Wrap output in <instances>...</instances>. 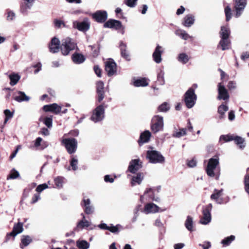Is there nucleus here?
Masks as SVG:
<instances>
[{
	"instance_id": "obj_21",
	"label": "nucleus",
	"mask_w": 249,
	"mask_h": 249,
	"mask_svg": "<svg viewBox=\"0 0 249 249\" xmlns=\"http://www.w3.org/2000/svg\"><path fill=\"white\" fill-rule=\"evenodd\" d=\"M96 87L98 94V101L101 102L104 98V83L101 81L98 82Z\"/></svg>"
},
{
	"instance_id": "obj_26",
	"label": "nucleus",
	"mask_w": 249,
	"mask_h": 249,
	"mask_svg": "<svg viewBox=\"0 0 249 249\" xmlns=\"http://www.w3.org/2000/svg\"><path fill=\"white\" fill-rule=\"evenodd\" d=\"M143 179V175L142 173H139L136 176L132 177L131 184L132 186H135L137 184H140Z\"/></svg>"
},
{
	"instance_id": "obj_16",
	"label": "nucleus",
	"mask_w": 249,
	"mask_h": 249,
	"mask_svg": "<svg viewBox=\"0 0 249 249\" xmlns=\"http://www.w3.org/2000/svg\"><path fill=\"white\" fill-rule=\"evenodd\" d=\"M164 210H160V208L153 203H147L145 205L143 212L146 213H156L160 211L162 212Z\"/></svg>"
},
{
	"instance_id": "obj_30",
	"label": "nucleus",
	"mask_w": 249,
	"mask_h": 249,
	"mask_svg": "<svg viewBox=\"0 0 249 249\" xmlns=\"http://www.w3.org/2000/svg\"><path fill=\"white\" fill-rule=\"evenodd\" d=\"M194 16L192 15H186L184 18L183 25L185 27H189L194 23Z\"/></svg>"
},
{
	"instance_id": "obj_15",
	"label": "nucleus",
	"mask_w": 249,
	"mask_h": 249,
	"mask_svg": "<svg viewBox=\"0 0 249 249\" xmlns=\"http://www.w3.org/2000/svg\"><path fill=\"white\" fill-rule=\"evenodd\" d=\"M142 167V162L140 159L132 160L129 163L128 170L132 173H135Z\"/></svg>"
},
{
	"instance_id": "obj_23",
	"label": "nucleus",
	"mask_w": 249,
	"mask_h": 249,
	"mask_svg": "<svg viewBox=\"0 0 249 249\" xmlns=\"http://www.w3.org/2000/svg\"><path fill=\"white\" fill-rule=\"evenodd\" d=\"M231 41L229 38H221L218 47L220 46L221 50L224 51L231 48Z\"/></svg>"
},
{
	"instance_id": "obj_64",
	"label": "nucleus",
	"mask_w": 249,
	"mask_h": 249,
	"mask_svg": "<svg viewBox=\"0 0 249 249\" xmlns=\"http://www.w3.org/2000/svg\"><path fill=\"white\" fill-rule=\"evenodd\" d=\"M40 133L43 135L46 136H48L50 134V132L47 128L45 127H43L42 128H41Z\"/></svg>"
},
{
	"instance_id": "obj_57",
	"label": "nucleus",
	"mask_w": 249,
	"mask_h": 249,
	"mask_svg": "<svg viewBox=\"0 0 249 249\" xmlns=\"http://www.w3.org/2000/svg\"><path fill=\"white\" fill-rule=\"evenodd\" d=\"M10 79V84L11 86H14L16 85V73H13L9 75Z\"/></svg>"
},
{
	"instance_id": "obj_18",
	"label": "nucleus",
	"mask_w": 249,
	"mask_h": 249,
	"mask_svg": "<svg viewBox=\"0 0 249 249\" xmlns=\"http://www.w3.org/2000/svg\"><path fill=\"white\" fill-rule=\"evenodd\" d=\"M43 110L46 112L50 111L54 114H57L61 112V107L58 106L57 104L53 103L44 106Z\"/></svg>"
},
{
	"instance_id": "obj_60",
	"label": "nucleus",
	"mask_w": 249,
	"mask_h": 249,
	"mask_svg": "<svg viewBox=\"0 0 249 249\" xmlns=\"http://www.w3.org/2000/svg\"><path fill=\"white\" fill-rule=\"evenodd\" d=\"M199 245L203 249H209L211 246V243L208 241H205L203 244H200Z\"/></svg>"
},
{
	"instance_id": "obj_31",
	"label": "nucleus",
	"mask_w": 249,
	"mask_h": 249,
	"mask_svg": "<svg viewBox=\"0 0 249 249\" xmlns=\"http://www.w3.org/2000/svg\"><path fill=\"white\" fill-rule=\"evenodd\" d=\"M229 109L227 106L222 104L218 107V113L219 114V119H223L225 117V113Z\"/></svg>"
},
{
	"instance_id": "obj_50",
	"label": "nucleus",
	"mask_w": 249,
	"mask_h": 249,
	"mask_svg": "<svg viewBox=\"0 0 249 249\" xmlns=\"http://www.w3.org/2000/svg\"><path fill=\"white\" fill-rule=\"evenodd\" d=\"M244 182L245 191L249 194V174L245 176Z\"/></svg>"
},
{
	"instance_id": "obj_28",
	"label": "nucleus",
	"mask_w": 249,
	"mask_h": 249,
	"mask_svg": "<svg viewBox=\"0 0 249 249\" xmlns=\"http://www.w3.org/2000/svg\"><path fill=\"white\" fill-rule=\"evenodd\" d=\"M230 34L231 31L228 25L221 26L219 33L220 38H229Z\"/></svg>"
},
{
	"instance_id": "obj_17",
	"label": "nucleus",
	"mask_w": 249,
	"mask_h": 249,
	"mask_svg": "<svg viewBox=\"0 0 249 249\" xmlns=\"http://www.w3.org/2000/svg\"><path fill=\"white\" fill-rule=\"evenodd\" d=\"M60 46L59 40L57 38L53 37L49 45L50 51L52 53H57L60 49Z\"/></svg>"
},
{
	"instance_id": "obj_61",
	"label": "nucleus",
	"mask_w": 249,
	"mask_h": 249,
	"mask_svg": "<svg viewBox=\"0 0 249 249\" xmlns=\"http://www.w3.org/2000/svg\"><path fill=\"white\" fill-rule=\"evenodd\" d=\"M108 231H110L112 233H116L118 231V229L117 226H113V225H111L109 226V229Z\"/></svg>"
},
{
	"instance_id": "obj_13",
	"label": "nucleus",
	"mask_w": 249,
	"mask_h": 249,
	"mask_svg": "<svg viewBox=\"0 0 249 249\" xmlns=\"http://www.w3.org/2000/svg\"><path fill=\"white\" fill-rule=\"evenodd\" d=\"M35 0H23L21 4L20 11L24 15H26L34 5Z\"/></svg>"
},
{
	"instance_id": "obj_54",
	"label": "nucleus",
	"mask_w": 249,
	"mask_h": 249,
	"mask_svg": "<svg viewBox=\"0 0 249 249\" xmlns=\"http://www.w3.org/2000/svg\"><path fill=\"white\" fill-rule=\"evenodd\" d=\"M54 25L55 27L59 28L62 25L63 27H65V23L61 20L55 19L53 21Z\"/></svg>"
},
{
	"instance_id": "obj_35",
	"label": "nucleus",
	"mask_w": 249,
	"mask_h": 249,
	"mask_svg": "<svg viewBox=\"0 0 249 249\" xmlns=\"http://www.w3.org/2000/svg\"><path fill=\"white\" fill-rule=\"evenodd\" d=\"M76 246L79 249H88L89 248V244L86 240H78L76 241Z\"/></svg>"
},
{
	"instance_id": "obj_47",
	"label": "nucleus",
	"mask_w": 249,
	"mask_h": 249,
	"mask_svg": "<svg viewBox=\"0 0 249 249\" xmlns=\"http://www.w3.org/2000/svg\"><path fill=\"white\" fill-rule=\"evenodd\" d=\"M16 236V223L14 224L13 228V230L12 232L7 234L6 238V241H8L10 240L11 239H12L13 240H14V238Z\"/></svg>"
},
{
	"instance_id": "obj_49",
	"label": "nucleus",
	"mask_w": 249,
	"mask_h": 249,
	"mask_svg": "<svg viewBox=\"0 0 249 249\" xmlns=\"http://www.w3.org/2000/svg\"><path fill=\"white\" fill-rule=\"evenodd\" d=\"M186 135V128H182L173 134V137L176 138H180L182 136Z\"/></svg>"
},
{
	"instance_id": "obj_20",
	"label": "nucleus",
	"mask_w": 249,
	"mask_h": 249,
	"mask_svg": "<svg viewBox=\"0 0 249 249\" xmlns=\"http://www.w3.org/2000/svg\"><path fill=\"white\" fill-rule=\"evenodd\" d=\"M105 28H114L115 29H119L122 27L121 22L115 19H109L104 24Z\"/></svg>"
},
{
	"instance_id": "obj_1",
	"label": "nucleus",
	"mask_w": 249,
	"mask_h": 249,
	"mask_svg": "<svg viewBox=\"0 0 249 249\" xmlns=\"http://www.w3.org/2000/svg\"><path fill=\"white\" fill-rule=\"evenodd\" d=\"M219 159L218 157L212 158L208 160L205 171L209 177H214L215 172L219 170Z\"/></svg>"
},
{
	"instance_id": "obj_48",
	"label": "nucleus",
	"mask_w": 249,
	"mask_h": 249,
	"mask_svg": "<svg viewBox=\"0 0 249 249\" xmlns=\"http://www.w3.org/2000/svg\"><path fill=\"white\" fill-rule=\"evenodd\" d=\"M90 222H89L88 220H81L80 221L77 225V228H84L85 227H88L90 226Z\"/></svg>"
},
{
	"instance_id": "obj_59",
	"label": "nucleus",
	"mask_w": 249,
	"mask_h": 249,
	"mask_svg": "<svg viewBox=\"0 0 249 249\" xmlns=\"http://www.w3.org/2000/svg\"><path fill=\"white\" fill-rule=\"evenodd\" d=\"M15 16V14L14 12L9 11L7 13V19L9 21L12 20L14 19Z\"/></svg>"
},
{
	"instance_id": "obj_38",
	"label": "nucleus",
	"mask_w": 249,
	"mask_h": 249,
	"mask_svg": "<svg viewBox=\"0 0 249 249\" xmlns=\"http://www.w3.org/2000/svg\"><path fill=\"white\" fill-rule=\"evenodd\" d=\"M186 228L189 231H193V220L192 217L188 216L185 222Z\"/></svg>"
},
{
	"instance_id": "obj_39",
	"label": "nucleus",
	"mask_w": 249,
	"mask_h": 249,
	"mask_svg": "<svg viewBox=\"0 0 249 249\" xmlns=\"http://www.w3.org/2000/svg\"><path fill=\"white\" fill-rule=\"evenodd\" d=\"M164 72L163 70H160L157 75V82L160 85H163L165 83Z\"/></svg>"
},
{
	"instance_id": "obj_32",
	"label": "nucleus",
	"mask_w": 249,
	"mask_h": 249,
	"mask_svg": "<svg viewBox=\"0 0 249 249\" xmlns=\"http://www.w3.org/2000/svg\"><path fill=\"white\" fill-rule=\"evenodd\" d=\"M32 238L28 235H23L21 238V243L20 244V247L21 249L28 246L32 242Z\"/></svg>"
},
{
	"instance_id": "obj_55",
	"label": "nucleus",
	"mask_w": 249,
	"mask_h": 249,
	"mask_svg": "<svg viewBox=\"0 0 249 249\" xmlns=\"http://www.w3.org/2000/svg\"><path fill=\"white\" fill-rule=\"evenodd\" d=\"M48 188V185L46 183H43L39 185L36 188V190L38 193H41L44 190Z\"/></svg>"
},
{
	"instance_id": "obj_22",
	"label": "nucleus",
	"mask_w": 249,
	"mask_h": 249,
	"mask_svg": "<svg viewBox=\"0 0 249 249\" xmlns=\"http://www.w3.org/2000/svg\"><path fill=\"white\" fill-rule=\"evenodd\" d=\"M151 137V133L148 130H145L141 133L138 142L140 145H142L144 143L147 142Z\"/></svg>"
},
{
	"instance_id": "obj_29",
	"label": "nucleus",
	"mask_w": 249,
	"mask_h": 249,
	"mask_svg": "<svg viewBox=\"0 0 249 249\" xmlns=\"http://www.w3.org/2000/svg\"><path fill=\"white\" fill-rule=\"evenodd\" d=\"M85 57L80 53H75L72 55V60L75 64L82 63L85 61Z\"/></svg>"
},
{
	"instance_id": "obj_63",
	"label": "nucleus",
	"mask_w": 249,
	"mask_h": 249,
	"mask_svg": "<svg viewBox=\"0 0 249 249\" xmlns=\"http://www.w3.org/2000/svg\"><path fill=\"white\" fill-rule=\"evenodd\" d=\"M187 165L190 167H194L196 165V161L195 160L192 159L188 161Z\"/></svg>"
},
{
	"instance_id": "obj_40",
	"label": "nucleus",
	"mask_w": 249,
	"mask_h": 249,
	"mask_svg": "<svg viewBox=\"0 0 249 249\" xmlns=\"http://www.w3.org/2000/svg\"><path fill=\"white\" fill-rule=\"evenodd\" d=\"M175 34L177 36H180L184 40H187L190 38V36L184 30H177Z\"/></svg>"
},
{
	"instance_id": "obj_43",
	"label": "nucleus",
	"mask_w": 249,
	"mask_h": 249,
	"mask_svg": "<svg viewBox=\"0 0 249 249\" xmlns=\"http://www.w3.org/2000/svg\"><path fill=\"white\" fill-rule=\"evenodd\" d=\"M235 239L234 235H231L230 236L227 237L222 240L221 243L224 246H229L233 241Z\"/></svg>"
},
{
	"instance_id": "obj_12",
	"label": "nucleus",
	"mask_w": 249,
	"mask_h": 249,
	"mask_svg": "<svg viewBox=\"0 0 249 249\" xmlns=\"http://www.w3.org/2000/svg\"><path fill=\"white\" fill-rule=\"evenodd\" d=\"M93 18L97 22L103 23L107 18V13L106 11L98 10L92 14Z\"/></svg>"
},
{
	"instance_id": "obj_44",
	"label": "nucleus",
	"mask_w": 249,
	"mask_h": 249,
	"mask_svg": "<svg viewBox=\"0 0 249 249\" xmlns=\"http://www.w3.org/2000/svg\"><path fill=\"white\" fill-rule=\"evenodd\" d=\"M224 12L226 16V20L229 21L231 18V9L230 6L228 5L225 7Z\"/></svg>"
},
{
	"instance_id": "obj_9",
	"label": "nucleus",
	"mask_w": 249,
	"mask_h": 249,
	"mask_svg": "<svg viewBox=\"0 0 249 249\" xmlns=\"http://www.w3.org/2000/svg\"><path fill=\"white\" fill-rule=\"evenodd\" d=\"M212 209V204H209L203 208V216L200 220V223L207 225L211 221V211Z\"/></svg>"
},
{
	"instance_id": "obj_19",
	"label": "nucleus",
	"mask_w": 249,
	"mask_h": 249,
	"mask_svg": "<svg viewBox=\"0 0 249 249\" xmlns=\"http://www.w3.org/2000/svg\"><path fill=\"white\" fill-rule=\"evenodd\" d=\"M163 52V49L158 45L153 53V58L156 63H160L161 61V54Z\"/></svg>"
},
{
	"instance_id": "obj_25",
	"label": "nucleus",
	"mask_w": 249,
	"mask_h": 249,
	"mask_svg": "<svg viewBox=\"0 0 249 249\" xmlns=\"http://www.w3.org/2000/svg\"><path fill=\"white\" fill-rule=\"evenodd\" d=\"M223 189H221L220 190H217L215 189L214 191V193L213 194L211 198L213 200H214L216 203L218 204H221L222 203V200L220 198L222 195Z\"/></svg>"
},
{
	"instance_id": "obj_58",
	"label": "nucleus",
	"mask_w": 249,
	"mask_h": 249,
	"mask_svg": "<svg viewBox=\"0 0 249 249\" xmlns=\"http://www.w3.org/2000/svg\"><path fill=\"white\" fill-rule=\"evenodd\" d=\"M16 178V170L15 168H13L10 172V174L7 176V179L9 180L10 179H15Z\"/></svg>"
},
{
	"instance_id": "obj_5",
	"label": "nucleus",
	"mask_w": 249,
	"mask_h": 249,
	"mask_svg": "<svg viewBox=\"0 0 249 249\" xmlns=\"http://www.w3.org/2000/svg\"><path fill=\"white\" fill-rule=\"evenodd\" d=\"M163 118L162 116L155 115L153 116L151 121V129L153 133H156L163 129Z\"/></svg>"
},
{
	"instance_id": "obj_27",
	"label": "nucleus",
	"mask_w": 249,
	"mask_h": 249,
	"mask_svg": "<svg viewBox=\"0 0 249 249\" xmlns=\"http://www.w3.org/2000/svg\"><path fill=\"white\" fill-rule=\"evenodd\" d=\"M120 48L121 50V54L123 57L127 61L130 60V57L128 52L126 51V44L121 42L120 44Z\"/></svg>"
},
{
	"instance_id": "obj_2",
	"label": "nucleus",
	"mask_w": 249,
	"mask_h": 249,
	"mask_svg": "<svg viewBox=\"0 0 249 249\" xmlns=\"http://www.w3.org/2000/svg\"><path fill=\"white\" fill-rule=\"evenodd\" d=\"M76 48H77V44L72 39L68 37L62 40L60 50L64 55H68Z\"/></svg>"
},
{
	"instance_id": "obj_6",
	"label": "nucleus",
	"mask_w": 249,
	"mask_h": 249,
	"mask_svg": "<svg viewBox=\"0 0 249 249\" xmlns=\"http://www.w3.org/2000/svg\"><path fill=\"white\" fill-rule=\"evenodd\" d=\"M62 144L65 147L69 154L74 153L77 148V141L74 138H65L62 140Z\"/></svg>"
},
{
	"instance_id": "obj_41",
	"label": "nucleus",
	"mask_w": 249,
	"mask_h": 249,
	"mask_svg": "<svg viewBox=\"0 0 249 249\" xmlns=\"http://www.w3.org/2000/svg\"><path fill=\"white\" fill-rule=\"evenodd\" d=\"M64 179V178L62 177H57L54 178V182L56 188L60 189L63 187Z\"/></svg>"
},
{
	"instance_id": "obj_8",
	"label": "nucleus",
	"mask_w": 249,
	"mask_h": 249,
	"mask_svg": "<svg viewBox=\"0 0 249 249\" xmlns=\"http://www.w3.org/2000/svg\"><path fill=\"white\" fill-rule=\"evenodd\" d=\"M233 1L235 11L234 17L238 18L242 14L247 5V0H233Z\"/></svg>"
},
{
	"instance_id": "obj_42",
	"label": "nucleus",
	"mask_w": 249,
	"mask_h": 249,
	"mask_svg": "<svg viewBox=\"0 0 249 249\" xmlns=\"http://www.w3.org/2000/svg\"><path fill=\"white\" fill-rule=\"evenodd\" d=\"M14 112H15L14 110H12V111H11L10 110L8 109H5L4 111V114L5 116V118L4 120L5 124L7 123V122L8 121V120L11 119L13 117Z\"/></svg>"
},
{
	"instance_id": "obj_3",
	"label": "nucleus",
	"mask_w": 249,
	"mask_h": 249,
	"mask_svg": "<svg viewBox=\"0 0 249 249\" xmlns=\"http://www.w3.org/2000/svg\"><path fill=\"white\" fill-rule=\"evenodd\" d=\"M196 99L195 89L193 88H189L184 94V102L186 107L188 108L193 107L196 104Z\"/></svg>"
},
{
	"instance_id": "obj_4",
	"label": "nucleus",
	"mask_w": 249,
	"mask_h": 249,
	"mask_svg": "<svg viewBox=\"0 0 249 249\" xmlns=\"http://www.w3.org/2000/svg\"><path fill=\"white\" fill-rule=\"evenodd\" d=\"M146 158L152 163H162L165 160L164 157L160 152L156 150H148L146 152Z\"/></svg>"
},
{
	"instance_id": "obj_51",
	"label": "nucleus",
	"mask_w": 249,
	"mask_h": 249,
	"mask_svg": "<svg viewBox=\"0 0 249 249\" xmlns=\"http://www.w3.org/2000/svg\"><path fill=\"white\" fill-rule=\"evenodd\" d=\"M170 108L169 105L167 103H164L160 106L158 107V110L160 112H166Z\"/></svg>"
},
{
	"instance_id": "obj_45",
	"label": "nucleus",
	"mask_w": 249,
	"mask_h": 249,
	"mask_svg": "<svg viewBox=\"0 0 249 249\" xmlns=\"http://www.w3.org/2000/svg\"><path fill=\"white\" fill-rule=\"evenodd\" d=\"M234 136V134L223 135L220 136V141L223 140L225 142L233 141Z\"/></svg>"
},
{
	"instance_id": "obj_7",
	"label": "nucleus",
	"mask_w": 249,
	"mask_h": 249,
	"mask_svg": "<svg viewBox=\"0 0 249 249\" xmlns=\"http://www.w3.org/2000/svg\"><path fill=\"white\" fill-rule=\"evenodd\" d=\"M105 117V107L103 105L97 107L93 110L91 120L94 123L102 121Z\"/></svg>"
},
{
	"instance_id": "obj_37",
	"label": "nucleus",
	"mask_w": 249,
	"mask_h": 249,
	"mask_svg": "<svg viewBox=\"0 0 249 249\" xmlns=\"http://www.w3.org/2000/svg\"><path fill=\"white\" fill-rule=\"evenodd\" d=\"M190 59L189 56L185 53H181L178 54V60L183 64L187 63Z\"/></svg>"
},
{
	"instance_id": "obj_36",
	"label": "nucleus",
	"mask_w": 249,
	"mask_h": 249,
	"mask_svg": "<svg viewBox=\"0 0 249 249\" xmlns=\"http://www.w3.org/2000/svg\"><path fill=\"white\" fill-rule=\"evenodd\" d=\"M233 141L237 145H239V148L243 149L245 147V139L244 138L235 135Z\"/></svg>"
},
{
	"instance_id": "obj_10",
	"label": "nucleus",
	"mask_w": 249,
	"mask_h": 249,
	"mask_svg": "<svg viewBox=\"0 0 249 249\" xmlns=\"http://www.w3.org/2000/svg\"><path fill=\"white\" fill-rule=\"evenodd\" d=\"M90 22L87 18H84L81 22L78 21H74L73 22V28L83 32H86L88 31L90 28Z\"/></svg>"
},
{
	"instance_id": "obj_46",
	"label": "nucleus",
	"mask_w": 249,
	"mask_h": 249,
	"mask_svg": "<svg viewBox=\"0 0 249 249\" xmlns=\"http://www.w3.org/2000/svg\"><path fill=\"white\" fill-rule=\"evenodd\" d=\"M42 121H43V123L48 128H51L52 127V124H53L52 116L45 117L43 119Z\"/></svg>"
},
{
	"instance_id": "obj_11",
	"label": "nucleus",
	"mask_w": 249,
	"mask_h": 249,
	"mask_svg": "<svg viewBox=\"0 0 249 249\" xmlns=\"http://www.w3.org/2000/svg\"><path fill=\"white\" fill-rule=\"evenodd\" d=\"M105 71L108 76H112L117 72V66L115 61L109 59L105 62Z\"/></svg>"
},
{
	"instance_id": "obj_56",
	"label": "nucleus",
	"mask_w": 249,
	"mask_h": 249,
	"mask_svg": "<svg viewBox=\"0 0 249 249\" xmlns=\"http://www.w3.org/2000/svg\"><path fill=\"white\" fill-rule=\"evenodd\" d=\"M23 231V223L18 222L17 224V235L18 234L21 233Z\"/></svg>"
},
{
	"instance_id": "obj_33",
	"label": "nucleus",
	"mask_w": 249,
	"mask_h": 249,
	"mask_svg": "<svg viewBox=\"0 0 249 249\" xmlns=\"http://www.w3.org/2000/svg\"><path fill=\"white\" fill-rule=\"evenodd\" d=\"M30 97L27 96L24 92L21 91L17 92V101L19 102L28 101Z\"/></svg>"
},
{
	"instance_id": "obj_53",
	"label": "nucleus",
	"mask_w": 249,
	"mask_h": 249,
	"mask_svg": "<svg viewBox=\"0 0 249 249\" xmlns=\"http://www.w3.org/2000/svg\"><path fill=\"white\" fill-rule=\"evenodd\" d=\"M138 0H124V3L129 7H134Z\"/></svg>"
},
{
	"instance_id": "obj_24",
	"label": "nucleus",
	"mask_w": 249,
	"mask_h": 249,
	"mask_svg": "<svg viewBox=\"0 0 249 249\" xmlns=\"http://www.w3.org/2000/svg\"><path fill=\"white\" fill-rule=\"evenodd\" d=\"M90 201L89 199L84 198L82 205L85 207V212L87 214L91 213L93 212V208L90 205Z\"/></svg>"
},
{
	"instance_id": "obj_14",
	"label": "nucleus",
	"mask_w": 249,
	"mask_h": 249,
	"mask_svg": "<svg viewBox=\"0 0 249 249\" xmlns=\"http://www.w3.org/2000/svg\"><path fill=\"white\" fill-rule=\"evenodd\" d=\"M218 95L217 97L219 100H228L229 99V95L228 90L224 85L219 83L218 85Z\"/></svg>"
},
{
	"instance_id": "obj_34",
	"label": "nucleus",
	"mask_w": 249,
	"mask_h": 249,
	"mask_svg": "<svg viewBox=\"0 0 249 249\" xmlns=\"http://www.w3.org/2000/svg\"><path fill=\"white\" fill-rule=\"evenodd\" d=\"M133 85L137 87L141 86L145 87L148 85V83L145 78H142L135 80L133 82Z\"/></svg>"
},
{
	"instance_id": "obj_52",
	"label": "nucleus",
	"mask_w": 249,
	"mask_h": 249,
	"mask_svg": "<svg viewBox=\"0 0 249 249\" xmlns=\"http://www.w3.org/2000/svg\"><path fill=\"white\" fill-rule=\"evenodd\" d=\"M78 160L75 158H72L71 160L70 161V165L72 167V169L74 171H75L77 169L78 166Z\"/></svg>"
},
{
	"instance_id": "obj_62",
	"label": "nucleus",
	"mask_w": 249,
	"mask_h": 249,
	"mask_svg": "<svg viewBox=\"0 0 249 249\" xmlns=\"http://www.w3.org/2000/svg\"><path fill=\"white\" fill-rule=\"evenodd\" d=\"M94 71L98 77H100L101 76V70L98 66H95L94 67Z\"/></svg>"
}]
</instances>
